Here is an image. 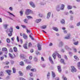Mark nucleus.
<instances>
[{
	"label": "nucleus",
	"instance_id": "obj_32",
	"mask_svg": "<svg viewBox=\"0 0 80 80\" xmlns=\"http://www.w3.org/2000/svg\"><path fill=\"white\" fill-rule=\"evenodd\" d=\"M74 58L76 59V60H79V59L78 58V57H77V56H75L74 57Z\"/></svg>",
	"mask_w": 80,
	"mask_h": 80
},
{
	"label": "nucleus",
	"instance_id": "obj_3",
	"mask_svg": "<svg viewBox=\"0 0 80 80\" xmlns=\"http://www.w3.org/2000/svg\"><path fill=\"white\" fill-rule=\"evenodd\" d=\"M29 4L32 7H33V8H35V4H34V3L33 2H29Z\"/></svg>",
	"mask_w": 80,
	"mask_h": 80
},
{
	"label": "nucleus",
	"instance_id": "obj_46",
	"mask_svg": "<svg viewBox=\"0 0 80 80\" xmlns=\"http://www.w3.org/2000/svg\"><path fill=\"white\" fill-rule=\"evenodd\" d=\"M20 14L21 16H22L23 15V12L22 11H21L20 12Z\"/></svg>",
	"mask_w": 80,
	"mask_h": 80
},
{
	"label": "nucleus",
	"instance_id": "obj_12",
	"mask_svg": "<svg viewBox=\"0 0 80 80\" xmlns=\"http://www.w3.org/2000/svg\"><path fill=\"white\" fill-rule=\"evenodd\" d=\"M23 38H24V39H25L26 40H27V39L28 38L27 36V35H26V34L25 33H23Z\"/></svg>",
	"mask_w": 80,
	"mask_h": 80
},
{
	"label": "nucleus",
	"instance_id": "obj_19",
	"mask_svg": "<svg viewBox=\"0 0 80 80\" xmlns=\"http://www.w3.org/2000/svg\"><path fill=\"white\" fill-rule=\"evenodd\" d=\"M61 23L63 25H64V24H65V20H64V19H62L61 21Z\"/></svg>",
	"mask_w": 80,
	"mask_h": 80
},
{
	"label": "nucleus",
	"instance_id": "obj_64",
	"mask_svg": "<svg viewBox=\"0 0 80 80\" xmlns=\"http://www.w3.org/2000/svg\"><path fill=\"white\" fill-rule=\"evenodd\" d=\"M29 80H33V78H29Z\"/></svg>",
	"mask_w": 80,
	"mask_h": 80
},
{
	"label": "nucleus",
	"instance_id": "obj_57",
	"mask_svg": "<svg viewBox=\"0 0 80 80\" xmlns=\"http://www.w3.org/2000/svg\"><path fill=\"white\" fill-rule=\"evenodd\" d=\"M9 9L11 11H12V10H13V8H12V7H9Z\"/></svg>",
	"mask_w": 80,
	"mask_h": 80
},
{
	"label": "nucleus",
	"instance_id": "obj_54",
	"mask_svg": "<svg viewBox=\"0 0 80 80\" xmlns=\"http://www.w3.org/2000/svg\"><path fill=\"white\" fill-rule=\"evenodd\" d=\"M78 43V42H76L74 43V44L75 45H77Z\"/></svg>",
	"mask_w": 80,
	"mask_h": 80
},
{
	"label": "nucleus",
	"instance_id": "obj_29",
	"mask_svg": "<svg viewBox=\"0 0 80 80\" xmlns=\"http://www.w3.org/2000/svg\"><path fill=\"white\" fill-rule=\"evenodd\" d=\"M23 47L25 49H27V44H25L23 45Z\"/></svg>",
	"mask_w": 80,
	"mask_h": 80
},
{
	"label": "nucleus",
	"instance_id": "obj_59",
	"mask_svg": "<svg viewBox=\"0 0 80 80\" xmlns=\"http://www.w3.org/2000/svg\"><path fill=\"white\" fill-rule=\"evenodd\" d=\"M73 50H74V52H77V49H76V48H73Z\"/></svg>",
	"mask_w": 80,
	"mask_h": 80
},
{
	"label": "nucleus",
	"instance_id": "obj_34",
	"mask_svg": "<svg viewBox=\"0 0 80 80\" xmlns=\"http://www.w3.org/2000/svg\"><path fill=\"white\" fill-rule=\"evenodd\" d=\"M4 75L3 74V73L2 72H0V76H1V77H3L4 76Z\"/></svg>",
	"mask_w": 80,
	"mask_h": 80
},
{
	"label": "nucleus",
	"instance_id": "obj_5",
	"mask_svg": "<svg viewBox=\"0 0 80 80\" xmlns=\"http://www.w3.org/2000/svg\"><path fill=\"white\" fill-rule=\"evenodd\" d=\"M71 72H76V70L75 68V67L73 66H71Z\"/></svg>",
	"mask_w": 80,
	"mask_h": 80
},
{
	"label": "nucleus",
	"instance_id": "obj_63",
	"mask_svg": "<svg viewBox=\"0 0 80 80\" xmlns=\"http://www.w3.org/2000/svg\"><path fill=\"white\" fill-rule=\"evenodd\" d=\"M80 22L78 23L77 24V26H80Z\"/></svg>",
	"mask_w": 80,
	"mask_h": 80
},
{
	"label": "nucleus",
	"instance_id": "obj_49",
	"mask_svg": "<svg viewBox=\"0 0 80 80\" xmlns=\"http://www.w3.org/2000/svg\"><path fill=\"white\" fill-rule=\"evenodd\" d=\"M27 18H28V19H32L33 18H32V17H31V16H28L27 17Z\"/></svg>",
	"mask_w": 80,
	"mask_h": 80
},
{
	"label": "nucleus",
	"instance_id": "obj_23",
	"mask_svg": "<svg viewBox=\"0 0 80 80\" xmlns=\"http://www.w3.org/2000/svg\"><path fill=\"white\" fill-rule=\"evenodd\" d=\"M52 76L53 78H54L55 77V73L53 71H52Z\"/></svg>",
	"mask_w": 80,
	"mask_h": 80
},
{
	"label": "nucleus",
	"instance_id": "obj_4",
	"mask_svg": "<svg viewBox=\"0 0 80 80\" xmlns=\"http://www.w3.org/2000/svg\"><path fill=\"white\" fill-rule=\"evenodd\" d=\"M6 72L8 73L9 75H11V72H12V71L10 70H6L5 71Z\"/></svg>",
	"mask_w": 80,
	"mask_h": 80
},
{
	"label": "nucleus",
	"instance_id": "obj_62",
	"mask_svg": "<svg viewBox=\"0 0 80 80\" xmlns=\"http://www.w3.org/2000/svg\"><path fill=\"white\" fill-rule=\"evenodd\" d=\"M21 26L23 28H26V26H25V25H22Z\"/></svg>",
	"mask_w": 80,
	"mask_h": 80
},
{
	"label": "nucleus",
	"instance_id": "obj_21",
	"mask_svg": "<svg viewBox=\"0 0 80 80\" xmlns=\"http://www.w3.org/2000/svg\"><path fill=\"white\" fill-rule=\"evenodd\" d=\"M13 72L14 73H16V69L15 68H12Z\"/></svg>",
	"mask_w": 80,
	"mask_h": 80
},
{
	"label": "nucleus",
	"instance_id": "obj_53",
	"mask_svg": "<svg viewBox=\"0 0 80 80\" xmlns=\"http://www.w3.org/2000/svg\"><path fill=\"white\" fill-rule=\"evenodd\" d=\"M29 37H30V38H31L32 40H34L32 36V35H30L29 36Z\"/></svg>",
	"mask_w": 80,
	"mask_h": 80
},
{
	"label": "nucleus",
	"instance_id": "obj_51",
	"mask_svg": "<svg viewBox=\"0 0 80 80\" xmlns=\"http://www.w3.org/2000/svg\"><path fill=\"white\" fill-rule=\"evenodd\" d=\"M27 32L28 33H30L31 31L30 30L27 29Z\"/></svg>",
	"mask_w": 80,
	"mask_h": 80
},
{
	"label": "nucleus",
	"instance_id": "obj_11",
	"mask_svg": "<svg viewBox=\"0 0 80 80\" xmlns=\"http://www.w3.org/2000/svg\"><path fill=\"white\" fill-rule=\"evenodd\" d=\"M64 7H65V5L63 4H62L60 8V10H64Z\"/></svg>",
	"mask_w": 80,
	"mask_h": 80
},
{
	"label": "nucleus",
	"instance_id": "obj_1",
	"mask_svg": "<svg viewBox=\"0 0 80 80\" xmlns=\"http://www.w3.org/2000/svg\"><path fill=\"white\" fill-rule=\"evenodd\" d=\"M56 55H57L58 57V58H61V56L58 53V52H56L55 53H54L52 55V56L54 59H55L56 58Z\"/></svg>",
	"mask_w": 80,
	"mask_h": 80
},
{
	"label": "nucleus",
	"instance_id": "obj_44",
	"mask_svg": "<svg viewBox=\"0 0 80 80\" xmlns=\"http://www.w3.org/2000/svg\"><path fill=\"white\" fill-rule=\"evenodd\" d=\"M69 13H70V14H72V15H73V14H74V13H73V11H72L71 10L70 11Z\"/></svg>",
	"mask_w": 80,
	"mask_h": 80
},
{
	"label": "nucleus",
	"instance_id": "obj_52",
	"mask_svg": "<svg viewBox=\"0 0 80 80\" xmlns=\"http://www.w3.org/2000/svg\"><path fill=\"white\" fill-rule=\"evenodd\" d=\"M39 16L40 17H42V16H43V15L42 14L39 13Z\"/></svg>",
	"mask_w": 80,
	"mask_h": 80
},
{
	"label": "nucleus",
	"instance_id": "obj_6",
	"mask_svg": "<svg viewBox=\"0 0 80 80\" xmlns=\"http://www.w3.org/2000/svg\"><path fill=\"white\" fill-rule=\"evenodd\" d=\"M24 62H25L26 63H31V62H30V61L28 59H25L24 60Z\"/></svg>",
	"mask_w": 80,
	"mask_h": 80
},
{
	"label": "nucleus",
	"instance_id": "obj_27",
	"mask_svg": "<svg viewBox=\"0 0 80 80\" xmlns=\"http://www.w3.org/2000/svg\"><path fill=\"white\" fill-rule=\"evenodd\" d=\"M19 73L20 76H23V74L22 72L21 71H19Z\"/></svg>",
	"mask_w": 80,
	"mask_h": 80
},
{
	"label": "nucleus",
	"instance_id": "obj_58",
	"mask_svg": "<svg viewBox=\"0 0 80 80\" xmlns=\"http://www.w3.org/2000/svg\"><path fill=\"white\" fill-rule=\"evenodd\" d=\"M69 54L70 55V56H72L73 55V53L71 52H69Z\"/></svg>",
	"mask_w": 80,
	"mask_h": 80
},
{
	"label": "nucleus",
	"instance_id": "obj_33",
	"mask_svg": "<svg viewBox=\"0 0 80 80\" xmlns=\"http://www.w3.org/2000/svg\"><path fill=\"white\" fill-rule=\"evenodd\" d=\"M7 43H10V39L8 38L7 39Z\"/></svg>",
	"mask_w": 80,
	"mask_h": 80
},
{
	"label": "nucleus",
	"instance_id": "obj_24",
	"mask_svg": "<svg viewBox=\"0 0 80 80\" xmlns=\"http://www.w3.org/2000/svg\"><path fill=\"white\" fill-rule=\"evenodd\" d=\"M19 64L20 65H21V66H23L24 65V63L23 62L21 61L20 62Z\"/></svg>",
	"mask_w": 80,
	"mask_h": 80
},
{
	"label": "nucleus",
	"instance_id": "obj_47",
	"mask_svg": "<svg viewBox=\"0 0 80 80\" xmlns=\"http://www.w3.org/2000/svg\"><path fill=\"white\" fill-rule=\"evenodd\" d=\"M32 46V43L31 42H30L29 43L28 47H31Z\"/></svg>",
	"mask_w": 80,
	"mask_h": 80
},
{
	"label": "nucleus",
	"instance_id": "obj_10",
	"mask_svg": "<svg viewBox=\"0 0 80 80\" xmlns=\"http://www.w3.org/2000/svg\"><path fill=\"white\" fill-rule=\"evenodd\" d=\"M38 58L37 57H36L35 56L33 58V60L34 62H38Z\"/></svg>",
	"mask_w": 80,
	"mask_h": 80
},
{
	"label": "nucleus",
	"instance_id": "obj_60",
	"mask_svg": "<svg viewBox=\"0 0 80 80\" xmlns=\"http://www.w3.org/2000/svg\"><path fill=\"white\" fill-rule=\"evenodd\" d=\"M16 28L17 29H18V30H19V29H20V27L18 26H16Z\"/></svg>",
	"mask_w": 80,
	"mask_h": 80
},
{
	"label": "nucleus",
	"instance_id": "obj_48",
	"mask_svg": "<svg viewBox=\"0 0 80 80\" xmlns=\"http://www.w3.org/2000/svg\"><path fill=\"white\" fill-rule=\"evenodd\" d=\"M41 60L42 62H44L45 61V59L43 57H41Z\"/></svg>",
	"mask_w": 80,
	"mask_h": 80
},
{
	"label": "nucleus",
	"instance_id": "obj_15",
	"mask_svg": "<svg viewBox=\"0 0 80 80\" xmlns=\"http://www.w3.org/2000/svg\"><path fill=\"white\" fill-rule=\"evenodd\" d=\"M49 59L50 62V63H51L52 64H53V60H52V58H51V57H49Z\"/></svg>",
	"mask_w": 80,
	"mask_h": 80
},
{
	"label": "nucleus",
	"instance_id": "obj_16",
	"mask_svg": "<svg viewBox=\"0 0 80 80\" xmlns=\"http://www.w3.org/2000/svg\"><path fill=\"white\" fill-rule=\"evenodd\" d=\"M13 31V27H11L9 29V32L11 33H12Z\"/></svg>",
	"mask_w": 80,
	"mask_h": 80
},
{
	"label": "nucleus",
	"instance_id": "obj_17",
	"mask_svg": "<svg viewBox=\"0 0 80 80\" xmlns=\"http://www.w3.org/2000/svg\"><path fill=\"white\" fill-rule=\"evenodd\" d=\"M42 21V19H37L35 21V22L36 23H39V22H40Z\"/></svg>",
	"mask_w": 80,
	"mask_h": 80
},
{
	"label": "nucleus",
	"instance_id": "obj_18",
	"mask_svg": "<svg viewBox=\"0 0 80 80\" xmlns=\"http://www.w3.org/2000/svg\"><path fill=\"white\" fill-rule=\"evenodd\" d=\"M8 25H9L8 24H4L3 25L4 28L5 29H7V27H8Z\"/></svg>",
	"mask_w": 80,
	"mask_h": 80
},
{
	"label": "nucleus",
	"instance_id": "obj_31",
	"mask_svg": "<svg viewBox=\"0 0 80 80\" xmlns=\"http://www.w3.org/2000/svg\"><path fill=\"white\" fill-rule=\"evenodd\" d=\"M23 22H24V23H28V20L25 19L23 20Z\"/></svg>",
	"mask_w": 80,
	"mask_h": 80
},
{
	"label": "nucleus",
	"instance_id": "obj_13",
	"mask_svg": "<svg viewBox=\"0 0 80 80\" xmlns=\"http://www.w3.org/2000/svg\"><path fill=\"white\" fill-rule=\"evenodd\" d=\"M38 47L39 50H42V47H41V45L40 44H38Z\"/></svg>",
	"mask_w": 80,
	"mask_h": 80
},
{
	"label": "nucleus",
	"instance_id": "obj_36",
	"mask_svg": "<svg viewBox=\"0 0 80 80\" xmlns=\"http://www.w3.org/2000/svg\"><path fill=\"white\" fill-rule=\"evenodd\" d=\"M9 55L11 58H14V57H13L12 55V54L10 53H9Z\"/></svg>",
	"mask_w": 80,
	"mask_h": 80
},
{
	"label": "nucleus",
	"instance_id": "obj_14",
	"mask_svg": "<svg viewBox=\"0 0 80 80\" xmlns=\"http://www.w3.org/2000/svg\"><path fill=\"white\" fill-rule=\"evenodd\" d=\"M58 68L59 72H61L62 69H61V66H58Z\"/></svg>",
	"mask_w": 80,
	"mask_h": 80
},
{
	"label": "nucleus",
	"instance_id": "obj_30",
	"mask_svg": "<svg viewBox=\"0 0 80 80\" xmlns=\"http://www.w3.org/2000/svg\"><path fill=\"white\" fill-rule=\"evenodd\" d=\"M61 63H63V64H65V62H64V60L63 59H61L60 61Z\"/></svg>",
	"mask_w": 80,
	"mask_h": 80
},
{
	"label": "nucleus",
	"instance_id": "obj_38",
	"mask_svg": "<svg viewBox=\"0 0 80 80\" xmlns=\"http://www.w3.org/2000/svg\"><path fill=\"white\" fill-rule=\"evenodd\" d=\"M42 67V68H45V67H46V64H42L41 65Z\"/></svg>",
	"mask_w": 80,
	"mask_h": 80
},
{
	"label": "nucleus",
	"instance_id": "obj_43",
	"mask_svg": "<svg viewBox=\"0 0 80 80\" xmlns=\"http://www.w3.org/2000/svg\"><path fill=\"white\" fill-rule=\"evenodd\" d=\"M40 5H45V3H43V2H41L40 3Z\"/></svg>",
	"mask_w": 80,
	"mask_h": 80
},
{
	"label": "nucleus",
	"instance_id": "obj_61",
	"mask_svg": "<svg viewBox=\"0 0 80 80\" xmlns=\"http://www.w3.org/2000/svg\"><path fill=\"white\" fill-rule=\"evenodd\" d=\"M29 75L31 77H32L33 76V73H29Z\"/></svg>",
	"mask_w": 80,
	"mask_h": 80
},
{
	"label": "nucleus",
	"instance_id": "obj_41",
	"mask_svg": "<svg viewBox=\"0 0 80 80\" xmlns=\"http://www.w3.org/2000/svg\"><path fill=\"white\" fill-rule=\"evenodd\" d=\"M65 48L66 50H68L69 49V47H68L67 46H65Z\"/></svg>",
	"mask_w": 80,
	"mask_h": 80
},
{
	"label": "nucleus",
	"instance_id": "obj_9",
	"mask_svg": "<svg viewBox=\"0 0 80 80\" xmlns=\"http://www.w3.org/2000/svg\"><path fill=\"white\" fill-rule=\"evenodd\" d=\"M56 10L57 12H60V6L58 5L56 8Z\"/></svg>",
	"mask_w": 80,
	"mask_h": 80
},
{
	"label": "nucleus",
	"instance_id": "obj_56",
	"mask_svg": "<svg viewBox=\"0 0 80 80\" xmlns=\"http://www.w3.org/2000/svg\"><path fill=\"white\" fill-rule=\"evenodd\" d=\"M29 59L30 60H32V56H30L29 57Z\"/></svg>",
	"mask_w": 80,
	"mask_h": 80
},
{
	"label": "nucleus",
	"instance_id": "obj_55",
	"mask_svg": "<svg viewBox=\"0 0 80 80\" xmlns=\"http://www.w3.org/2000/svg\"><path fill=\"white\" fill-rule=\"evenodd\" d=\"M9 14L10 15H12L13 16V17H15V16L14 15H13V14L11 13V12H9Z\"/></svg>",
	"mask_w": 80,
	"mask_h": 80
},
{
	"label": "nucleus",
	"instance_id": "obj_39",
	"mask_svg": "<svg viewBox=\"0 0 80 80\" xmlns=\"http://www.w3.org/2000/svg\"><path fill=\"white\" fill-rule=\"evenodd\" d=\"M36 69H32L31 70V71H32V72H36Z\"/></svg>",
	"mask_w": 80,
	"mask_h": 80
},
{
	"label": "nucleus",
	"instance_id": "obj_37",
	"mask_svg": "<svg viewBox=\"0 0 80 80\" xmlns=\"http://www.w3.org/2000/svg\"><path fill=\"white\" fill-rule=\"evenodd\" d=\"M59 45L60 47H62L63 45V42H61L59 43Z\"/></svg>",
	"mask_w": 80,
	"mask_h": 80
},
{
	"label": "nucleus",
	"instance_id": "obj_28",
	"mask_svg": "<svg viewBox=\"0 0 80 80\" xmlns=\"http://www.w3.org/2000/svg\"><path fill=\"white\" fill-rule=\"evenodd\" d=\"M41 28L42 29H45L47 28V26L46 25H43L42 26Z\"/></svg>",
	"mask_w": 80,
	"mask_h": 80
},
{
	"label": "nucleus",
	"instance_id": "obj_7",
	"mask_svg": "<svg viewBox=\"0 0 80 80\" xmlns=\"http://www.w3.org/2000/svg\"><path fill=\"white\" fill-rule=\"evenodd\" d=\"M70 34H68L67 36L65 37V39H70Z\"/></svg>",
	"mask_w": 80,
	"mask_h": 80
},
{
	"label": "nucleus",
	"instance_id": "obj_22",
	"mask_svg": "<svg viewBox=\"0 0 80 80\" xmlns=\"http://www.w3.org/2000/svg\"><path fill=\"white\" fill-rule=\"evenodd\" d=\"M53 30H55V31H56V32H58V28H57L54 27L53 28Z\"/></svg>",
	"mask_w": 80,
	"mask_h": 80
},
{
	"label": "nucleus",
	"instance_id": "obj_42",
	"mask_svg": "<svg viewBox=\"0 0 80 80\" xmlns=\"http://www.w3.org/2000/svg\"><path fill=\"white\" fill-rule=\"evenodd\" d=\"M19 78L20 80H25V79H24L23 78L19 77Z\"/></svg>",
	"mask_w": 80,
	"mask_h": 80
},
{
	"label": "nucleus",
	"instance_id": "obj_26",
	"mask_svg": "<svg viewBox=\"0 0 80 80\" xmlns=\"http://www.w3.org/2000/svg\"><path fill=\"white\" fill-rule=\"evenodd\" d=\"M2 50L4 52L7 51V49L6 48H2Z\"/></svg>",
	"mask_w": 80,
	"mask_h": 80
},
{
	"label": "nucleus",
	"instance_id": "obj_45",
	"mask_svg": "<svg viewBox=\"0 0 80 80\" xmlns=\"http://www.w3.org/2000/svg\"><path fill=\"white\" fill-rule=\"evenodd\" d=\"M8 35L9 37H11L12 36V32H10L9 33H8Z\"/></svg>",
	"mask_w": 80,
	"mask_h": 80
},
{
	"label": "nucleus",
	"instance_id": "obj_2",
	"mask_svg": "<svg viewBox=\"0 0 80 80\" xmlns=\"http://www.w3.org/2000/svg\"><path fill=\"white\" fill-rule=\"evenodd\" d=\"M32 13V11L30 9H28L26 10L25 14L26 15H29L30 13Z\"/></svg>",
	"mask_w": 80,
	"mask_h": 80
},
{
	"label": "nucleus",
	"instance_id": "obj_40",
	"mask_svg": "<svg viewBox=\"0 0 80 80\" xmlns=\"http://www.w3.org/2000/svg\"><path fill=\"white\" fill-rule=\"evenodd\" d=\"M70 19L71 20H73V16H70Z\"/></svg>",
	"mask_w": 80,
	"mask_h": 80
},
{
	"label": "nucleus",
	"instance_id": "obj_20",
	"mask_svg": "<svg viewBox=\"0 0 80 80\" xmlns=\"http://www.w3.org/2000/svg\"><path fill=\"white\" fill-rule=\"evenodd\" d=\"M68 10H70V9H72V6L70 5H68Z\"/></svg>",
	"mask_w": 80,
	"mask_h": 80
},
{
	"label": "nucleus",
	"instance_id": "obj_8",
	"mask_svg": "<svg viewBox=\"0 0 80 80\" xmlns=\"http://www.w3.org/2000/svg\"><path fill=\"white\" fill-rule=\"evenodd\" d=\"M50 15H51V12H49L48 13L47 18V19H48V18H50Z\"/></svg>",
	"mask_w": 80,
	"mask_h": 80
},
{
	"label": "nucleus",
	"instance_id": "obj_35",
	"mask_svg": "<svg viewBox=\"0 0 80 80\" xmlns=\"http://www.w3.org/2000/svg\"><path fill=\"white\" fill-rule=\"evenodd\" d=\"M31 66L30 65H28V67H27V69L28 70L30 69V68H31Z\"/></svg>",
	"mask_w": 80,
	"mask_h": 80
},
{
	"label": "nucleus",
	"instance_id": "obj_50",
	"mask_svg": "<svg viewBox=\"0 0 80 80\" xmlns=\"http://www.w3.org/2000/svg\"><path fill=\"white\" fill-rule=\"evenodd\" d=\"M36 55H40V52H38V51H37L36 52Z\"/></svg>",
	"mask_w": 80,
	"mask_h": 80
},
{
	"label": "nucleus",
	"instance_id": "obj_25",
	"mask_svg": "<svg viewBox=\"0 0 80 80\" xmlns=\"http://www.w3.org/2000/svg\"><path fill=\"white\" fill-rule=\"evenodd\" d=\"M13 48L14 52H17V48L16 47H14Z\"/></svg>",
	"mask_w": 80,
	"mask_h": 80
}]
</instances>
